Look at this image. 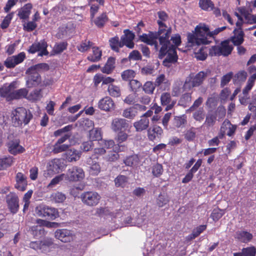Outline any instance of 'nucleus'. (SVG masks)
Returning <instances> with one entry per match:
<instances>
[{"label":"nucleus","mask_w":256,"mask_h":256,"mask_svg":"<svg viewBox=\"0 0 256 256\" xmlns=\"http://www.w3.org/2000/svg\"><path fill=\"white\" fill-rule=\"evenodd\" d=\"M32 8L31 4H26L23 7L20 8L18 12V16L20 19L26 20L28 18Z\"/></svg>","instance_id":"72a5a7b5"},{"label":"nucleus","mask_w":256,"mask_h":256,"mask_svg":"<svg viewBox=\"0 0 256 256\" xmlns=\"http://www.w3.org/2000/svg\"><path fill=\"white\" fill-rule=\"evenodd\" d=\"M54 234L56 238L64 242H70L74 238L73 232L67 229L58 230Z\"/></svg>","instance_id":"ddd939ff"},{"label":"nucleus","mask_w":256,"mask_h":256,"mask_svg":"<svg viewBox=\"0 0 256 256\" xmlns=\"http://www.w3.org/2000/svg\"><path fill=\"white\" fill-rule=\"evenodd\" d=\"M233 46L228 40H224L220 45L215 46L210 49V54L214 56H228L231 54Z\"/></svg>","instance_id":"39448f33"},{"label":"nucleus","mask_w":256,"mask_h":256,"mask_svg":"<svg viewBox=\"0 0 256 256\" xmlns=\"http://www.w3.org/2000/svg\"><path fill=\"white\" fill-rule=\"evenodd\" d=\"M48 44L46 42L42 40L38 42L34 43L30 48L28 52L31 54H34L37 52H39V56H46L48 52L46 50Z\"/></svg>","instance_id":"f8f14e48"},{"label":"nucleus","mask_w":256,"mask_h":256,"mask_svg":"<svg viewBox=\"0 0 256 256\" xmlns=\"http://www.w3.org/2000/svg\"><path fill=\"white\" fill-rule=\"evenodd\" d=\"M169 202V198L166 194H160L156 200V204L159 207H163Z\"/></svg>","instance_id":"8fccbe9b"},{"label":"nucleus","mask_w":256,"mask_h":256,"mask_svg":"<svg viewBox=\"0 0 256 256\" xmlns=\"http://www.w3.org/2000/svg\"><path fill=\"white\" fill-rule=\"evenodd\" d=\"M100 198V196L95 192H87L81 195L82 202L90 206L96 205Z\"/></svg>","instance_id":"6e6552de"},{"label":"nucleus","mask_w":256,"mask_h":256,"mask_svg":"<svg viewBox=\"0 0 256 256\" xmlns=\"http://www.w3.org/2000/svg\"><path fill=\"white\" fill-rule=\"evenodd\" d=\"M28 90L26 88H21L17 90H12V100L14 99H18L22 98H26L28 96Z\"/></svg>","instance_id":"a18cd8bd"},{"label":"nucleus","mask_w":256,"mask_h":256,"mask_svg":"<svg viewBox=\"0 0 256 256\" xmlns=\"http://www.w3.org/2000/svg\"><path fill=\"white\" fill-rule=\"evenodd\" d=\"M216 116L215 113L210 112L206 116L205 124L208 126H212L216 120Z\"/></svg>","instance_id":"bf43d9fd"},{"label":"nucleus","mask_w":256,"mask_h":256,"mask_svg":"<svg viewBox=\"0 0 256 256\" xmlns=\"http://www.w3.org/2000/svg\"><path fill=\"white\" fill-rule=\"evenodd\" d=\"M99 148H95L94 150V155L100 156L104 155L106 152V150L114 148V142L112 140H106L101 139L98 142Z\"/></svg>","instance_id":"0eeeda50"},{"label":"nucleus","mask_w":256,"mask_h":256,"mask_svg":"<svg viewBox=\"0 0 256 256\" xmlns=\"http://www.w3.org/2000/svg\"><path fill=\"white\" fill-rule=\"evenodd\" d=\"M64 168L62 160L54 158L47 163L46 168L44 174V176L46 178L52 177L62 171Z\"/></svg>","instance_id":"423d86ee"},{"label":"nucleus","mask_w":256,"mask_h":256,"mask_svg":"<svg viewBox=\"0 0 256 256\" xmlns=\"http://www.w3.org/2000/svg\"><path fill=\"white\" fill-rule=\"evenodd\" d=\"M139 158L137 155H134L128 157L124 160L126 165L130 166H137L139 164Z\"/></svg>","instance_id":"de8ad7c7"},{"label":"nucleus","mask_w":256,"mask_h":256,"mask_svg":"<svg viewBox=\"0 0 256 256\" xmlns=\"http://www.w3.org/2000/svg\"><path fill=\"white\" fill-rule=\"evenodd\" d=\"M28 185L26 177L22 172H18L16 175V188L20 191L26 190Z\"/></svg>","instance_id":"393cba45"},{"label":"nucleus","mask_w":256,"mask_h":256,"mask_svg":"<svg viewBox=\"0 0 256 256\" xmlns=\"http://www.w3.org/2000/svg\"><path fill=\"white\" fill-rule=\"evenodd\" d=\"M238 11L244 16V24H254L256 23V16L250 14L245 8H238Z\"/></svg>","instance_id":"5701e85b"},{"label":"nucleus","mask_w":256,"mask_h":256,"mask_svg":"<svg viewBox=\"0 0 256 256\" xmlns=\"http://www.w3.org/2000/svg\"><path fill=\"white\" fill-rule=\"evenodd\" d=\"M135 72L132 70H127L124 71L122 74V78L124 80H130L134 77Z\"/></svg>","instance_id":"680f3d73"},{"label":"nucleus","mask_w":256,"mask_h":256,"mask_svg":"<svg viewBox=\"0 0 256 256\" xmlns=\"http://www.w3.org/2000/svg\"><path fill=\"white\" fill-rule=\"evenodd\" d=\"M224 213V210L219 208L214 209L212 212L210 217L214 221L216 222L222 217Z\"/></svg>","instance_id":"13d9d810"},{"label":"nucleus","mask_w":256,"mask_h":256,"mask_svg":"<svg viewBox=\"0 0 256 256\" xmlns=\"http://www.w3.org/2000/svg\"><path fill=\"white\" fill-rule=\"evenodd\" d=\"M94 158L90 157L86 161L87 164L89 166V172L91 174L97 175L100 171V166L99 164L94 160L98 159V155H92Z\"/></svg>","instance_id":"a211bd4d"},{"label":"nucleus","mask_w":256,"mask_h":256,"mask_svg":"<svg viewBox=\"0 0 256 256\" xmlns=\"http://www.w3.org/2000/svg\"><path fill=\"white\" fill-rule=\"evenodd\" d=\"M92 46V42L89 40H85L82 42L77 48L78 50L80 52H85L87 51Z\"/></svg>","instance_id":"052dcab7"},{"label":"nucleus","mask_w":256,"mask_h":256,"mask_svg":"<svg viewBox=\"0 0 256 256\" xmlns=\"http://www.w3.org/2000/svg\"><path fill=\"white\" fill-rule=\"evenodd\" d=\"M206 76V73L201 71L197 74H190L186 80L183 86L185 90H190L194 87L200 86Z\"/></svg>","instance_id":"20e7f679"},{"label":"nucleus","mask_w":256,"mask_h":256,"mask_svg":"<svg viewBox=\"0 0 256 256\" xmlns=\"http://www.w3.org/2000/svg\"><path fill=\"white\" fill-rule=\"evenodd\" d=\"M102 138L101 130L100 128H95L89 132V138L92 141L100 140Z\"/></svg>","instance_id":"a19ab883"},{"label":"nucleus","mask_w":256,"mask_h":256,"mask_svg":"<svg viewBox=\"0 0 256 256\" xmlns=\"http://www.w3.org/2000/svg\"><path fill=\"white\" fill-rule=\"evenodd\" d=\"M8 152L12 154L16 155L24 152V148L20 144L18 140L10 141L8 144Z\"/></svg>","instance_id":"6ab92c4d"},{"label":"nucleus","mask_w":256,"mask_h":256,"mask_svg":"<svg viewBox=\"0 0 256 256\" xmlns=\"http://www.w3.org/2000/svg\"><path fill=\"white\" fill-rule=\"evenodd\" d=\"M158 16L160 20H158V23L160 26V30H162V32H163L164 30H166L164 29V28L166 27L164 24L163 22V21H165L168 18V16L164 12H158Z\"/></svg>","instance_id":"3c124183"},{"label":"nucleus","mask_w":256,"mask_h":256,"mask_svg":"<svg viewBox=\"0 0 256 256\" xmlns=\"http://www.w3.org/2000/svg\"><path fill=\"white\" fill-rule=\"evenodd\" d=\"M188 46L191 47L200 44H208L211 42L210 28L208 25L200 23L194 30L188 34Z\"/></svg>","instance_id":"f03ea898"},{"label":"nucleus","mask_w":256,"mask_h":256,"mask_svg":"<svg viewBox=\"0 0 256 256\" xmlns=\"http://www.w3.org/2000/svg\"><path fill=\"white\" fill-rule=\"evenodd\" d=\"M47 206L41 204L36 206L35 214L38 216L46 217V210Z\"/></svg>","instance_id":"6e6d98bb"},{"label":"nucleus","mask_w":256,"mask_h":256,"mask_svg":"<svg viewBox=\"0 0 256 256\" xmlns=\"http://www.w3.org/2000/svg\"><path fill=\"white\" fill-rule=\"evenodd\" d=\"M66 176L65 174H61L54 177L50 181V183L48 186V188H52L58 184L60 181H62L64 178Z\"/></svg>","instance_id":"e2e57ef3"},{"label":"nucleus","mask_w":256,"mask_h":256,"mask_svg":"<svg viewBox=\"0 0 256 256\" xmlns=\"http://www.w3.org/2000/svg\"><path fill=\"white\" fill-rule=\"evenodd\" d=\"M244 256H255L256 248L254 246L243 248L242 249Z\"/></svg>","instance_id":"69168bd1"},{"label":"nucleus","mask_w":256,"mask_h":256,"mask_svg":"<svg viewBox=\"0 0 256 256\" xmlns=\"http://www.w3.org/2000/svg\"><path fill=\"white\" fill-rule=\"evenodd\" d=\"M102 54V50L98 48L93 47L92 54L88 56V59L92 62H98L100 59Z\"/></svg>","instance_id":"ea45409f"},{"label":"nucleus","mask_w":256,"mask_h":256,"mask_svg":"<svg viewBox=\"0 0 256 256\" xmlns=\"http://www.w3.org/2000/svg\"><path fill=\"white\" fill-rule=\"evenodd\" d=\"M121 146L118 144L117 146L114 148L112 151H110L104 158V159L110 162H114L118 160L120 158L118 152L122 150H120Z\"/></svg>","instance_id":"bb28decb"},{"label":"nucleus","mask_w":256,"mask_h":256,"mask_svg":"<svg viewBox=\"0 0 256 256\" xmlns=\"http://www.w3.org/2000/svg\"><path fill=\"white\" fill-rule=\"evenodd\" d=\"M14 83L6 84L0 88V96L6 98L7 101L12 100V90L14 88Z\"/></svg>","instance_id":"aec40b11"},{"label":"nucleus","mask_w":256,"mask_h":256,"mask_svg":"<svg viewBox=\"0 0 256 256\" xmlns=\"http://www.w3.org/2000/svg\"><path fill=\"white\" fill-rule=\"evenodd\" d=\"M128 128L129 124L125 119L116 118L112 120V128L116 132L126 130Z\"/></svg>","instance_id":"dca6fc26"},{"label":"nucleus","mask_w":256,"mask_h":256,"mask_svg":"<svg viewBox=\"0 0 256 256\" xmlns=\"http://www.w3.org/2000/svg\"><path fill=\"white\" fill-rule=\"evenodd\" d=\"M236 238L242 242L247 243L252 240L253 236L246 231H238L236 234Z\"/></svg>","instance_id":"f704fd0d"},{"label":"nucleus","mask_w":256,"mask_h":256,"mask_svg":"<svg viewBox=\"0 0 256 256\" xmlns=\"http://www.w3.org/2000/svg\"><path fill=\"white\" fill-rule=\"evenodd\" d=\"M108 92L110 96L118 98L121 95V90L119 86L114 84H110L108 86Z\"/></svg>","instance_id":"37998d69"},{"label":"nucleus","mask_w":256,"mask_h":256,"mask_svg":"<svg viewBox=\"0 0 256 256\" xmlns=\"http://www.w3.org/2000/svg\"><path fill=\"white\" fill-rule=\"evenodd\" d=\"M145 106L136 104V106L130 107L125 109L122 112V116L127 118L132 119L137 115L138 108L145 109Z\"/></svg>","instance_id":"cd10ccee"},{"label":"nucleus","mask_w":256,"mask_h":256,"mask_svg":"<svg viewBox=\"0 0 256 256\" xmlns=\"http://www.w3.org/2000/svg\"><path fill=\"white\" fill-rule=\"evenodd\" d=\"M124 34L121 37V40L124 44V46H126L130 48H132L134 47L133 40L134 38V34L130 30H126L124 31Z\"/></svg>","instance_id":"412c9836"},{"label":"nucleus","mask_w":256,"mask_h":256,"mask_svg":"<svg viewBox=\"0 0 256 256\" xmlns=\"http://www.w3.org/2000/svg\"><path fill=\"white\" fill-rule=\"evenodd\" d=\"M66 176L70 181H80L84 178V172L81 168L74 166L68 170Z\"/></svg>","instance_id":"1a4fd4ad"},{"label":"nucleus","mask_w":256,"mask_h":256,"mask_svg":"<svg viewBox=\"0 0 256 256\" xmlns=\"http://www.w3.org/2000/svg\"><path fill=\"white\" fill-rule=\"evenodd\" d=\"M199 6L206 11L212 10L214 8V4L211 0H199Z\"/></svg>","instance_id":"c03bdc74"},{"label":"nucleus","mask_w":256,"mask_h":256,"mask_svg":"<svg viewBox=\"0 0 256 256\" xmlns=\"http://www.w3.org/2000/svg\"><path fill=\"white\" fill-rule=\"evenodd\" d=\"M148 136L150 140H154L157 136H160L162 133V128L158 126H154L149 128L148 130Z\"/></svg>","instance_id":"473e14b6"},{"label":"nucleus","mask_w":256,"mask_h":256,"mask_svg":"<svg viewBox=\"0 0 256 256\" xmlns=\"http://www.w3.org/2000/svg\"><path fill=\"white\" fill-rule=\"evenodd\" d=\"M28 76L26 80V86L28 88H32L39 84L41 81L40 74L38 73L26 74Z\"/></svg>","instance_id":"2f4dec72"},{"label":"nucleus","mask_w":256,"mask_h":256,"mask_svg":"<svg viewBox=\"0 0 256 256\" xmlns=\"http://www.w3.org/2000/svg\"><path fill=\"white\" fill-rule=\"evenodd\" d=\"M186 122L184 116L176 117L174 120V125L177 128L182 127Z\"/></svg>","instance_id":"774afa93"},{"label":"nucleus","mask_w":256,"mask_h":256,"mask_svg":"<svg viewBox=\"0 0 256 256\" xmlns=\"http://www.w3.org/2000/svg\"><path fill=\"white\" fill-rule=\"evenodd\" d=\"M256 80V74L251 76L247 82L245 88L243 90L242 94L239 96V101L242 104L246 105L248 102V92L252 89Z\"/></svg>","instance_id":"9d476101"},{"label":"nucleus","mask_w":256,"mask_h":256,"mask_svg":"<svg viewBox=\"0 0 256 256\" xmlns=\"http://www.w3.org/2000/svg\"><path fill=\"white\" fill-rule=\"evenodd\" d=\"M193 117L197 121L202 122L204 118V112L203 108H200L193 114Z\"/></svg>","instance_id":"0e129e2a"},{"label":"nucleus","mask_w":256,"mask_h":256,"mask_svg":"<svg viewBox=\"0 0 256 256\" xmlns=\"http://www.w3.org/2000/svg\"><path fill=\"white\" fill-rule=\"evenodd\" d=\"M158 30V32H150L148 34H143L140 36V40L149 45H154L155 48L158 49L156 40L159 37L160 44L162 47L160 50V56L162 58L167 54L165 60L163 62L164 66L170 67L171 64L176 62L178 56L176 52V48L181 43V38L179 34H176L171 37V41L173 44H171L168 40L171 30L168 29L164 30Z\"/></svg>","instance_id":"f257e3e1"},{"label":"nucleus","mask_w":256,"mask_h":256,"mask_svg":"<svg viewBox=\"0 0 256 256\" xmlns=\"http://www.w3.org/2000/svg\"><path fill=\"white\" fill-rule=\"evenodd\" d=\"M96 214L100 216H106L107 218L109 217L116 218L118 215H120V212H116V214L114 212H109L108 208H100L96 210Z\"/></svg>","instance_id":"49530a36"},{"label":"nucleus","mask_w":256,"mask_h":256,"mask_svg":"<svg viewBox=\"0 0 256 256\" xmlns=\"http://www.w3.org/2000/svg\"><path fill=\"white\" fill-rule=\"evenodd\" d=\"M98 108L106 112H110L114 109V102L109 96H106L100 100L98 103Z\"/></svg>","instance_id":"f3484780"},{"label":"nucleus","mask_w":256,"mask_h":256,"mask_svg":"<svg viewBox=\"0 0 256 256\" xmlns=\"http://www.w3.org/2000/svg\"><path fill=\"white\" fill-rule=\"evenodd\" d=\"M234 36L231 38L232 42L236 46L240 45L244 40V33L242 28H235L234 30Z\"/></svg>","instance_id":"b1692460"},{"label":"nucleus","mask_w":256,"mask_h":256,"mask_svg":"<svg viewBox=\"0 0 256 256\" xmlns=\"http://www.w3.org/2000/svg\"><path fill=\"white\" fill-rule=\"evenodd\" d=\"M236 126L232 124L228 120H225L221 126L220 130L219 133V137L222 138L226 134L228 136H230L234 134Z\"/></svg>","instance_id":"4468645a"},{"label":"nucleus","mask_w":256,"mask_h":256,"mask_svg":"<svg viewBox=\"0 0 256 256\" xmlns=\"http://www.w3.org/2000/svg\"><path fill=\"white\" fill-rule=\"evenodd\" d=\"M155 84L152 82H146L144 85L142 89L148 94H152L155 89Z\"/></svg>","instance_id":"4d7b16f0"},{"label":"nucleus","mask_w":256,"mask_h":256,"mask_svg":"<svg viewBox=\"0 0 256 256\" xmlns=\"http://www.w3.org/2000/svg\"><path fill=\"white\" fill-rule=\"evenodd\" d=\"M114 182L117 187H124L128 183V178L123 175L118 176L114 180Z\"/></svg>","instance_id":"864d4df0"},{"label":"nucleus","mask_w":256,"mask_h":256,"mask_svg":"<svg viewBox=\"0 0 256 256\" xmlns=\"http://www.w3.org/2000/svg\"><path fill=\"white\" fill-rule=\"evenodd\" d=\"M160 101L162 105L167 106L165 110H171L176 104V101L171 100V96L169 93L164 92L162 94Z\"/></svg>","instance_id":"c756f323"},{"label":"nucleus","mask_w":256,"mask_h":256,"mask_svg":"<svg viewBox=\"0 0 256 256\" xmlns=\"http://www.w3.org/2000/svg\"><path fill=\"white\" fill-rule=\"evenodd\" d=\"M26 54L21 52L17 55L8 57L4 61V64L8 68H12L22 63L26 58Z\"/></svg>","instance_id":"9b49d317"},{"label":"nucleus","mask_w":256,"mask_h":256,"mask_svg":"<svg viewBox=\"0 0 256 256\" xmlns=\"http://www.w3.org/2000/svg\"><path fill=\"white\" fill-rule=\"evenodd\" d=\"M52 244V239L46 238L43 241L32 242L30 243V246L35 250H40L42 252H45Z\"/></svg>","instance_id":"2eb2a0df"},{"label":"nucleus","mask_w":256,"mask_h":256,"mask_svg":"<svg viewBox=\"0 0 256 256\" xmlns=\"http://www.w3.org/2000/svg\"><path fill=\"white\" fill-rule=\"evenodd\" d=\"M133 125L136 132H142L148 128L150 120L147 118L141 116L140 119L135 122Z\"/></svg>","instance_id":"a878e982"},{"label":"nucleus","mask_w":256,"mask_h":256,"mask_svg":"<svg viewBox=\"0 0 256 256\" xmlns=\"http://www.w3.org/2000/svg\"><path fill=\"white\" fill-rule=\"evenodd\" d=\"M115 61L116 60L114 58L112 57L109 58L107 60L106 63V64L102 68L101 70L102 72L103 73L106 74H110L115 67Z\"/></svg>","instance_id":"e433bc0d"},{"label":"nucleus","mask_w":256,"mask_h":256,"mask_svg":"<svg viewBox=\"0 0 256 256\" xmlns=\"http://www.w3.org/2000/svg\"><path fill=\"white\" fill-rule=\"evenodd\" d=\"M32 118V114L29 110L20 107L13 110L10 118L12 124L16 127H22L28 124Z\"/></svg>","instance_id":"7ed1b4c3"},{"label":"nucleus","mask_w":256,"mask_h":256,"mask_svg":"<svg viewBox=\"0 0 256 256\" xmlns=\"http://www.w3.org/2000/svg\"><path fill=\"white\" fill-rule=\"evenodd\" d=\"M50 200L54 203H62L66 199V196L62 192H52L50 196Z\"/></svg>","instance_id":"58836bf2"},{"label":"nucleus","mask_w":256,"mask_h":256,"mask_svg":"<svg viewBox=\"0 0 256 256\" xmlns=\"http://www.w3.org/2000/svg\"><path fill=\"white\" fill-rule=\"evenodd\" d=\"M6 201L10 211L16 213L18 208V196L14 194H10L7 196Z\"/></svg>","instance_id":"4be33fe9"},{"label":"nucleus","mask_w":256,"mask_h":256,"mask_svg":"<svg viewBox=\"0 0 256 256\" xmlns=\"http://www.w3.org/2000/svg\"><path fill=\"white\" fill-rule=\"evenodd\" d=\"M68 148V146L65 144L56 143L54 146L53 152L57 154L66 150Z\"/></svg>","instance_id":"338daca9"},{"label":"nucleus","mask_w":256,"mask_h":256,"mask_svg":"<svg viewBox=\"0 0 256 256\" xmlns=\"http://www.w3.org/2000/svg\"><path fill=\"white\" fill-rule=\"evenodd\" d=\"M42 96L41 90H34L28 95L26 98L32 101H37L40 100Z\"/></svg>","instance_id":"09e8293b"},{"label":"nucleus","mask_w":256,"mask_h":256,"mask_svg":"<svg viewBox=\"0 0 256 256\" xmlns=\"http://www.w3.org/2000/svg\"><path fill=\"white\" fill-rule=\"evenodd\" d=\"M49 70V66L46 63H41L32 66L29 68L26 72V74H39L40 72L47 71Z\"/></svg>","instance_id":"c85d7f7f"},{"label":"nucleus","mask_w":256,"mask_h":256,"mask_svg":"<svg viewBox=\"0 0 256 256\" xmlns=\"http://www.w3.org/2000/svg\"><path fill=\"white\" fill-rule=\"evenodd\" d=\"M154 84L156 86H160L164 90L169 88L170 86V82L164 74H160L156 78Z\"/></svg>","instance_id":"c9c22d12"},{"label":"nucleus","mask_w":256,"mask_h":256,"mask_svg":"<svg viewBox=\"0 0 256 256\" xmlns=\"http://www.w3.org/2000/svg\"><path fill=\"white\" fill-rule=\"evenodd\" d=\"M46 211V217L51 220H54L59 216L58 210L54 208L47 206Z\"/></svg>","instance_id":"603ef678"},{"label":"nucleus","mask_w":256,"mask_h":256,"mask_svg":"<svg viewBox=\"0 0 256 256\" xmlns=\"http://www.w3.org/2000/svg\"><path fill=\"white\" fill-rule=\"evenodd\" d=\"M152 172L154 176L158 177L161 176L163 172V168L162 164H155L152 167Z\"/></svg>","instance_id":"5fc2aeb1"},{"label":"nucleus","mask_w":256,"mask_h":256,"mask_svg":"<svg viewBox=\"0 0 256 256\" xmlns=\"http://www.w3.org/2000/svg\"><path fill=\"white\" fill-rule=\"evenodd\" d=\"M110 44L112 49L116 52H118L119 48L124 46L122 41H119L118 37H114L110 40Z\"/></svg>","instance_id":"79ce46f5"},{"label":"nucleus","mask_w":256,"mask_h":256,"mask_svg":"<svg viewBox=\"0 0 256 256\" xmlns=\"http://www.w3.org/2000/svg\"><path fill=\"white\" fill-rule=\"evenodd\" d=\"M81 154L80 151L75 149H70L64 154V157L68 162H73L78 160Z\"/></svg>","instance_id":"7c9ffc66"},{"label":"nucleus","mask_w":256,"mask_h":256,"mask_svg":"<svg viewBox=\"0 0 256 256\" xmlns=\"http://www.w3.org/2000/svg\"><path fill=\"white\" fill-rule=\"evenodd\" d=\"M14 162V158L12 156H4L0 158V170L10 166Z\"/></svg>","instance_id":"4c0bfd02"}]
</instances>
